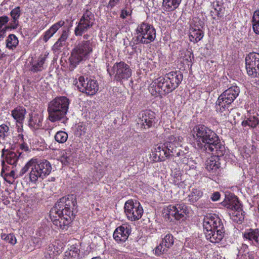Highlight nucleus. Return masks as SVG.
<instances>
[{
	"label": "nucleus",
	"mask_w": 259,
	"mask_h": 259,
	"mask_svg": "<svg viewBox=\"0 0 259 259\" xmlns=\"http://www.w3.org/2000/svg\"><path fill=\"white\" fill-rule=\"evenodd\" d=\"M90 35H88V34H85L83 35V37L84 39H85V40H88L87 39L89 38Z\"/></svg>",
	"instance_id": "nucleus-59"
},
{
	"label": "nucleus",
	"mask_w": 259,
	"mask_h": 259,
	"mask_svg": "<svg viewBox=\"0 0 259 259\" xmlns=\"http://www.w3.org/2000/svg\"><path fill=\"white\" fill-rule=\"evenodd\" d=\"M258 114L256 115L250 116L246 120L242 122V125L243 126H248L251 128H255L257 125H259V118L257 117Z\"/></svg>",
	"instance_id": "nucleus-30"
},
{
	"label": "nucleus",
	"mask_w": 259,
	"mask_h": 259,
	"mask_svg": "<svg viewBox=\"0 0 259 259\" xmlns=\"http://www.w3.org/2000/svg\"><path fill=\"white\" fill-rule=\"evenodd\" d=\"M79 250L75 247L71 246L70 249L66 251L65 255L68 258H77L79 255Z\"/></svg>",
	"instance_id": "nucleus-39"
},
{
	"label": "nucleus",
	"mask_w": 259,
	"mask_h": 259,
	"mask_svg": "<svg viewBox=\"0 0 259 259\" xmlns=\"http://www.w3.org/2000/svg\"><path fill=\"white\" fill-rule=\"evenodd\" d=\"M212 5V7L214 8V10L217 13V16H219L220 15V12L222 11L221 7L219 4V2L217 1L215 2H213Z\"/></svg>",
	"instance_id": "nucleus-52"
},
{
	"label": "nucleus",
	"mask_w": 259,
	"mask_h": 259,
	"mask_svg": "<svg viewBox=\"0 0 259 259\" xmlns=\"http://www.w3.org/2000/svg\"><path fill=\"white\" fill-rule=\"evenodd\" d=\"M167 212L168 215L174 217L175 219L180 220L189 213V209L188 206L184 202H181L175 205H168Z\"/></svg>",
	"instance_id": "nucleus-16"
},
{
	"label": "nucleus",
	"mask_w": 259,
	"mask_h": 259,
	"mask_svg": "<svg viewBox=\"0 0 259 259\" xmlns=\"http://www.w3.org/2000/svg\"><path fill=\"white\" fill-rule=\"evenodd\" d=\"M182 57L187 62L192 61V57L193 58V53L191 51L186 50L183 51V54L182 53Z\"/></svg>",
	"instance_id": "nucleus-44"
},
{
	"label": "nucleus",
	"mask_w": 259,
	"mask_h": 259,
	"mask_svg": "<svg viewBox=\"0 0 259 259\" xmlns=\"http://www.w3.org/2000/svg\"><path fill=\"white\" fill-rule=\"evenodd\" d=\"M167 250V249L161 243L159 244L155 249V253L157 255L159 256L160 254L164 253Z\"/></svg>",
	"instance_id": "nucleus-46"
},
{
	"label": "nucleus",
	"mask_w": 259,
	"mask_h": 259,
	"mask_svg": "<svg viewBox=\"0 0 259 259\" xmlns=\"http://www.w3.org/2000/svg\"><path fill=\"white\" fill-rule=\"evenodd\" d=\"M69 99L65 96L56 97L48 105L49 119L52 122L60 120L68 112Z\"/></svg>",
	"instance_id": "nucleus-6"
},
{
	"label": "nucleus",
	"mask_w": 259,
	"mask_h": 259,
	"mask_svg": "<svg viewBox=\"0 0 259 259\" xmlns=\"http://www.w3.org/2000/svg\"><path fill=\"white\" fill-rule=\"evenodd\" d=\"M77 202L73 195H68L59 199L50 211V217L54 225L61 229L66 227L74 219V209Z\"/></svg>",
	"instance_id": "nucleus-1"
},
{
	"label": "nucleus",
	"mask_w": 259,
	"mask_h": 259,
	"mask_svg": "<svg viewBox=\"0 0 259 259\" xmlns=\"http://www.w3.org/2000/svg\"><path fill=\"white\" fill-rule=\"evenodd\" d=\"M131 233V227L127 224L117 227L113 233V238L118 243L124 242Z\"/></svg>",
	"instance_id": "nucleus-18"
},
{
	"label": "nucleus",
	"mask_w": 259,
	"mask_h": 259,
	"mask_svg": "<svg viewBox=\"0 0 259 259\" xmlns=\"http://www.w3.org/2000/svg\"><path fill=\"white\" fill-rule=\"evenodd\" d=\"M9 127L7 125L3 124L0 125V140H4L8 136Z\"/></svg>",
	"instance_id": "nucleus-43"
},
{
	"label": "nucleus",
	"mask_w": 259,
	"mask_h": 259,
	"mask_svg": "<svg viewBox=\"0 0 259 259\" xmlns=\"http://www.w3.org/2000/svg\"><path fill=\"white\" fill-rule=\"evenodd\" d=\"M124 209L127 218L132 221L139 220L143 213V209L141 204L133 200H129L125 203Z\"/></svg>",
	"instance_id": "nucleus-14"
},
{
	"label": "nucleus",
	"mask_w": 259,
	"mask_h": 259,
	"mask_svg": "<svg viewBox=\"0 0 259 259\" xmlns=\"http://www.w3.org/2000/svg\"><path fill=\"white\" fill-rule=\"evenodd\" d=\"M11 15L13 19L14 22H15L16 21V8H14L12 10L11 12Z\"/></svg>",
	"instance_id": "nucleus-56"
},
{
	"label": "nucleus",
	"mask_w": 259,
	"mask_h": 259,
	"mask_svg": "<svg viewBox=\"0 0 259 259\" xmlns=\"http://www.w3.org/2000/svg\"><path fill=\"white\" fill-rule=\"evenodd\" d=\"M30 168L29 181L33 183H35L39 179L42 180L45 178L51 173L52 169L49 161L41 160L37 161L36 159H32L22 168L20 176L23 175Z\"/></svg>",
	"instance_id": "nucleus-5"
},
{
	"label": "nucleus",
	"mask_w": 259,
	"mask_h": 259,
	"mask_svg": "<svg viewBox=\"0 0 259 259\" xmlns=\"http://www.w3.org/2000/svg\"><path fill=\"white\" fill-rule=\"evenodd\" d=\"M189 38L191 41L196 43L203 37V31L198 26H191L189 29Z\"/></svg>",
	"instance_id": "nucleus-23"
},
{
	"label": "nucleus",
	"mask_w": 259,
	"mask_h": 259,
	"mask_svg": "<svg viewBox=\"0 0 259 259\" xmlns=\"http://www.w3.org/2000/svg\"><path fill=\"white\" fill-rule=\"evenodd\" d=\"M73 83L76 85L79 91L88 95H94L99 90L97 81L91 77L84 78L83 76L78 77V80L75 79Z\"/></svg>",
	"instance_id": "nucleus-12"
},
{
	"label": "nucleus",
	"mask_w": 259,
	"mask_h": 259,
	"mask_svg": "<svg viewBox=\"0 0 259 259\" xmlns=\"http://www.w3.org/2000/svg\"><path fill=\"white\" fill-rule=\"evenodd\" d=\"M68 36V30L67 29H65L62 31L61 36L58 39L59 40L62 41L63 43L66 44V39H67Z\"/></svg>",
	"instance_id": "nucleus-50"
},
{
	"label": "nucleus",
	"mask_w": 259,
	"mask_h": 259,
	"mask_svg": "<svg viewBox=\"0 0 259 259\" xmlns=\"http://www.w3.org/2000/svg\"><path fill=\"white\" fill-rule=\"evenodd\" d=\"M9 21V18L7 16L0 17V38L4 37L7 30L9 27L6 24Z\"/></svg>",
	"instance_id": "nucleus-31"
},
{
	"label": "nucleus",
	"mask_w": 259,
	"mask_h": 259,
	"mask_svg": "<svg viewBox=\"0 0 259 259\" xmlns=\"http://www.w3.org/2000/svg\"><path fill=\"white\" fill-rule=\"evenodd\" d=\"M22 125H21V127H20V126L17 125V133H21L23 129H22Z\"/></svg>",
	"instance_id": "nucleus-58"
},
{
	"label": "nucleus",
	"mask_w": 259,
	"mask_h": 259,
	"mask_svg": "<svg viewBox=\"0 0 259 259\" xmlns=\"http://www.w3.org/2000/svg\"><path fill=\"white\" fill-rule=\"evenodd\" d=\"M26 110L23 107H17V123H22V121L24 119Z\"/></svg>",
	"instance_id": "nucleus-42"
},
{
	"label": "nucleus",
	"mask_w": 259,
	"mask_h": 259,
	"mask_svg": "<svg viewBox=\"0 0 259 259\" xmlns=\"http://www.w3.org/2000/svg\"><path fill=\"white\" fill-rule=\"evenodd\" d=\"M43 116L41 113H32L30 117L29 125L36 130L40 128L42 126Z\"/></svg>",
	"instance_id": "nucleus-21"
},
{
	"label": "nucleus",
	"mask_w": 259,
	"mask_h": 259,
	"mask_svg": "<svg viewBox=\"0 0 259 259\" xmlns=\"http://www.w3.org/2000/svg\"><path fill=\"white\" fill-rule=\"evenodd\" d=\"M6 160L8 164L16 166V153L9 151L6 155Z\"/></svg>",
	"instance_id": "nucleus-40"
},
{
	"label": "nucleus",
	"mask_w": 259,
	"mask_h": 259,
	"mask_svg": "<svg viewBox=\"0 0 259 259\" xmlns=\"http://www.w3.org/2000/svg\"><path fill=\"white\" fill-rule=\"evenodd\" d=\"M65 43H63L62 41L58 39L53 46V50L55 51H60L63 47L65 46Z\"/></svg>",
	"instance_id": "nucleus-48"
},
{
	"label": "nucleus",
	"mask_w": 259,
	"mask_h": 259,
	"mask_svg": "<svg viewBox=\"0 0 259 259\" xmlns=\"http://www.w3.org/2000/svg\"><path fill=\"white\" fill-rule=\"evenodd\" d=\"M181 142H180V143ZM181 146V144L179 146H176V145H174V150H175V156L179 157H180V163H182L184 164H188L189 162V159L186 153H185L184 151L181 150L179 149V147Z\"/></svg>",
	"instance_id": "nucleus-29"
},
{
	"label": "nucleus",
	"mask_w": 259,
	"mask_h": 259,
	"mask_svg": "<svg viewBox=\"0 0 259 259\" xmlns=\"http://www.w3.org/2000/svg\"><path fill=\"white\" fill-rule=\"evenodd\" d=\"M87 9H84V12L80 19L78 25L75 27L74 33L76 36H81L82 34L87 32L92 28L95 23V16L93 13L91 11L88 6Z\"/></svg>",
	"instance_id": "nucleus-13"
},
{
	"label": "nucleus",
	"mask_w": 259,
	"mask_h": 259,
	"mask_svg": "<svg viewBox=\"0 0 259 259\" xmlns=\"http://www.w3.org/2000/svg\"><path fill=\"white\" fill-rule=\"evenodd\" d=\"M211 154L212 156L208 159L205 162V168L210 172L213 174H216L217 171L220 167V162H219L220 157L223 155H220L217 151L208 152Z\"/></svg>",
	"instance_id": "nucleus-19"
},
{
	"label": "nucleus",
	"mask_w": 259,
	"mask_h": 259,
	"mask_svg": "<svg viewBox=\"0 0 259 259\" xmlns=\"http://www.w3.org/2000/svg\"><path fill=\"white\" fill-rule=\"evenodd\" d=\"M248 251V246L246 244H242L240 249L239 250L238 257H239L240 254L244 252Z\"/></svg>",
	"instance_id": "nucleus-54"
},
{
	"label": "nucleus",
	"mask_w": 259,
	"mask_h": 259,
	"mask_svg": "<svg viewBox=\"0 0 259 259\" xmlns=\"http://www.w3.org/2000/svg\"><path fill=\"white\" fill-rule=\"evenodd\" d=\"M244 212L242 210V206L239 207L238 209H235L230 212L231 218L234 222L241 223L244 219Z\"/></svg>",
	"instance_id": "nucleus-28"
},
{
	"label": "nucleus",
	"mask_w": 259,
	"mask_h": 259,
	"mask_svg": "<svg viewBox=\"0 0 259 259\" xmlns=\"http://www.w3.org/2000/svg\"><path fill=\"white\" fill-rule=\"evenodd\" d=\"M28 250H30V251L32 250L33 249L32 247H28Z\"/></svg>",
	"instance_id": "nucleus-63"
},
{
	"label": "nucleus",
	"mask_w": 259,
	"mask_h": 259,
	"mask_svg": "<svg viewBox=\"0 0 259 259\" xmlns=\"http://www.w3.org/2000/svg\"><path fill=\"white\" fill-rule=\"evenodd\" d=\"M254 253L252 252H249L248 251L242 253L240 256L238 257L242 259H253L254 257Z\"/></svg>",
	"instance_id": "nucleus-47"
},
{
	"label": "nucleus",
	"mask_w": 259,
	"mask_h": 259,
	"mask_svg": "<svg viewBox=\"0 0 259 259\" xmlns=\"http://www.w3.org/2000/svg\"><path fill=\"white\" fill-rule=\"evenodd\" d=\"M245 60L248 75L252 77H259V53H250Z\"/></svg>",
	"instance_id": "nucleus-15"
},
{
	"label": "nucleus",
	"mask_w": 259,
	"mask_h": 259,
	"mask_svg": "<svg viewBox=\"0 0 259 259\" xmlns=\"http://www.w3.org/2000/svg\"><path fill=\"white\" fill-rule=\"evenodd\" d=\"M1 236L2 239L5 240L7 243L13 245L16 243V237L14 234L10 233L7 234L6 233H2Z\"/></svg>",
	"instance_id": "nucleus-35"
},
{
	"label": "nucleus",
	"mask_w": 259,
	"mask_h": 259,
	"mask_svg": "<svg viewBox=\"0 0 259 259\" xmlns=\"http://www.w3.org/2000/svg\"><path fill=\"white\" fill-rule=\"evenodd\" d=\"M222 205L232 210L238 209L241 206L236 196L231 197L222 202Z\"/></svg>",
	"instance_id": "nucleus-24"
},
{
	"label": "nucleus",
	"mask_w": 259,
	"mask_h": 259,
	"mask_svg": "<svg viewBox=\"0 0 259 259\" xmlns=\"http://www.w3.org/2000/svg\"><path fill=\"white\" fill-rule=\"evenodd\" d=\"M137 36L134 44H148L153 41L156 37V30L153 26L143 22L136 29Z\"/></svg>",
	"instance_id": "nucleus-10"
},
{
	"label": "nucleus",
	"mask_w": 259,
	"mask_h": 259,
	"mask_svg": "<svg viewBox=\"0 0 259 259\" xmlns=\"http://www.w3.org/2000/svg\"><path fill=\"white\" fill-rule=\"evenodd\" d=\"M65 24L64 21L61 20L53 25L48 30H47L43 35V40L47 42L48 40L53 36L57 30Z\"/></svg>",
	"instance_id": "nucleus-22"
},
{
	"label": "nucleus",
	"mask_w": 259,
	"mask_h": 259,
	"mask_svg": "<svg viewBox=\"0 0 259 259\" xmlns=\"http://www.w3.org/2000/svg\"><path fill=\"white\" fill-rule=\"evenodd\" d=\"M68 137L66 132L63 131L57 132L55 135V140L59 143H64Z\"/></svg>",
	"instance_id": "nucleus-34"
},
{
	"label": "nucleus",
	"mask_w": 259,
	"mask_h": 259,
	"mask_svg": "<svg viewBox=\"0 0 259 259\" xmlns=\"http://www.w3.org/2000/svg\"><path fill=\"white\" fill-rule=\"evenodd\" d=\"M12 115L15 119H16V108H14L12 110Z\"/></svg>",
	"instance_id": "nucleus-57"
},
{
	"label": "nucleus",
	"mask_w": 259,
	"mask_h": 259,
	"mask_svg": "<svg viewBox=\"0 0 259 259\" xmlns=\"http://www.w3.org/2000/svg\"><path fill=\"white\" fill-rule=\"evenodd\" d=\"M203 195V192L199 189H192L191 192L188 196L187 201L190 204L196 202Z\"/></svg>",
	"instance_id": "nucleus-27"
},
{
	"label": "nucleus",
	"mask_w": 259,
	"mask_h": 259,
	"mask_svg": "<svg viewBox=\"0 0 259 259\" xmlns=\"http://www.w3.org/2000/svg\"><path fill=\"white\" fill-rule=\"evenodd\" d=\"M31 242L34 244L35 247L39 248L41 245V241L40 238L34 237L31 239Z\"/></svg>",
	"instance_id": "nucleus-51"
},
{
	"label": "nucleus",
	"mask_w": 259,
	"mask_h": 259,
	"mask_svg": "<svg viewBox=\"0 0 259 259\" xmlns=\"http://www.w3.org/2000/svg\"><path fill=\"white\" fill-rule=\"evenodd\" d=\"M16 40V36L15 34H10L6 40V47L8 50H13L16 49V44L13 40Z\"/></svg>",
	"instance_id": "nucleus-36"
},
{
	"label": "nucleus",
	"mask_w": 259,
	"mask_h": 259,
	"mask_svg": "<svg viewBox=\"0 0 259 259\" xmlns=\"http://www.w3.org/2000/svg\"><path fill=\"white\" fill-rule=\"evenodd\" d=\"M193 138L198 148L202 152H210L217 151L220 155H224L225 147L219 136L210 128L201 124L196 125L192 131Z\"/></svg>",
	"instance_id": "nucleus-2"
},
{
	"label": "nucleus",
	"mask_w": 259,
	"mask_h": 259,
	"mask_svg": "<svg viewBox=\"0 0 259 259\" xmlns=\"http://www.w3.org/2000/svg\"><path fill=\"white\" fill-rule=\"evenodd\" d=\"M46 57L47 55L39 56L37 62L32 65L31 70L33 72L41 71L43 69V65L45 62Z\"/></svg>",
	"instance_id": "nucleus-32"
},
{
	"label": "nucleus",
	"mask_w": 259,
	"mask_h": 259,
	"mask_svg": "<svg viewBox=\"0 0 259 259\" xmlns=\"http://www.w3.org/2000/svg\"><path fill=\"white\" fill-rule=\"evenodd\" d=\"M182 138L180 136L171 135L168 137V141L161 145L155 148L156 151L154 156L155 161H162L166 158L175 156V150H174V145L176 146L180 145Z\"/></svg>",
	"instance_id": "nucleus-8"
},
{
	"label": "nucleus",
	"mask_w": 259,
	"mask_h": 259,
	"mask_svg": "<svg viewBox=\"0 0 259 259\" xmlns=\"http://www.w3.org/2000/svg\"><path fill=\"white\" fill-rule=\"evenodd\" d=\"M243 238L250 244L259 246V230L258 229H249L243 233Z\"/></svg>",
	"instance_id": "nucleus-20"
},
{
	"label": "nucleus",
	"mask_w": 259,
	"mask_h": 259,
	"mask_svg": "<svg viewBox=\"0 0 259 259\" xmlns=\"http://www.w3.org/2000/svg\"><path fill=\"white\" fill-rule=\"evenodd\" d=\"M240 88L237 85H232L223 92L218 97L216 102V111L224 113L227 116L229 113V106L236 99L240 93Z\"/></svg>",
	"instance_id": "nucleus-7"
},
{
	"label": "nucleus",
	"mask_w": 259,
	"mask_h": 259,
	"mask_svg": "<svg viewBox=\"0 0 259 259\" xmlns=\"http://www.w3.org/2000/svg\"><path fill=\"white\" fill-rule=\"evenodd\" d=\"M174 240L172 235L171 234H168L162 239L161 243L164 247L168 249L172 246L174 244Z\"/></svg>",
	"instance_id": "nucleus-37"
},
{
	"label": "nucleus",
	"mask_w": 259,
	"mask_h": 259,
	"mask_svg": "<svg viewBox=\"0 0 259 259\" xmlns=\"http://www.w3.org/2000/svg\"><path fill=\"white\" fill-rule=\"evenodd\" d=\"M92 52L93 44L90 40L79 42L72 50L69 58L71 67L74 68L81 61L87 60Z\"/></svg>",
	"instance_id": "nucleus-9"
},
{
	"label": "nucleus",
	"mask_w": 259,
	"mask_h": 259,
	"mask_svg": "<svg viewBox=\"0 0 259 259\" xmlns=\"http://www.w3.org/2000/svg\"><path fill=\"white\" fill-rule=\"evenodd\" d=\"M183 79V75L180 71H171L156 78L151 84L156 93L165 95L176 90Z\"/></svg>",
	"instance_id": "nucleus-4"
},
{
	"label": "nucleus",
	"mask_w": 259,
	"mask_h": 259,
	"mask_svg": "<svg viewBox=\"0 0 259 259\" xmlns=\"http://www.w3.org/2000/svg\"><path fill=\"white\" fill-rule=\"evenodd\" d=\"M15 171L12 170L10 173L6 174L4 177L5 180L7 183L10 184H14V189H16V185L14 184L15 181Z\"/></svg>",
	"instance_id": "nucleus-41"
},
{
	"label": "nucleus",
	"mask_w": 259,
	"mask_h": 259,
	"mask_svg": "<svg viewBox=\"0 0 259 259\" xmlns=\"http://www.w3.org/2000/svg\"><path fill=\"white\" fill-rule=\"evenodd\" d=\"M179 175H180V173L176 174L175 175V178H178V177L179 176Z\"/></svg>",
	"instance_id": "nucleus-61"
},
{
	"label": "nucleus",
	"mask_w": 259,
	"mask_h": 259,
	"mask_svg": "<svg viewBox=\"0 0 259 259\" xmlns=\"http://www.w3.org/2000/svg\"><path fill=\"white\" fill-rule=\"evenodd\" d=\"M121 0H109L107 8L108 10H111L114 7L119 4Z\"/></svg>",
	"instance_id": "nucleus-49"
},
{
	"label": "nucleus",
	"mask_w": 259,
	"mask_h": 259,
	"mask_svg": "<svg viewBox=\"0 0 259 259\" xmlns=\"http://www.w3.org/2000/svg\"><path fill=\"white\" fill-rule=\"evenodd\" d=\"M139 120L141 127L145 129L154 126L157 121L155 113L149 110L141 111L139 114Z\"/></svg>",
	"instance_id": "nucleus-17"
},
{
	"label": "nucleus",
	"mask_w": 259,
	"mask_h": 259,
	"mask_svg": "<svg viewBox=\"0 0 259 259\" xmlns=\"http://www.w3.org/2000/svg\"><path fill=\"white\" fill-rule=\"evenodd\" d=\"M60 161L63 165H68L73 161V153L70 149H65L61 152Z\"/></svg>",
	"instance_id": "nucleus-25"
},
{
	"label": "nucleus",
	"mask_w": 259,
	"mask_h": 259,
	"mask_svg": "<svg viewBox=\"0 0 259 259\" xmlns=\"http://www.w3.org/2000/svg\"><path fill=\"white\" fill-rule=\"evenodd\" d=\"M81 127H82V126H80V125H78V128L79 130H80L81 131H83V130H84V128H83V130H82V129H81Z\"/></svg>",
	"instance_id": "nucleus-62"
},
{
	"label": "nucleus",
	"mask_w": 259,
	"mask_h": 259,
	"mask_svg": "<svg viewBox=\"0 0 259 259\" xmlns=\"http://www.w3.org/2000/svg\"><path fill=\"white\" fill-rule=\"evenodd\" d=\"M253 30L254 32L259 34V9L256 10L254 13L252 18Z\"/></svg>",
	"instance_id": "nucleus-33"
},
{
	"label": "nucleus",
	"mask_w": 259,
	"mask_h": 259,
	"mask_svg": "<svg viewBox=\"0 0 259 259\" xmlns=\"http://www.w3.org/2000/svg\"><path fill=\"white\" fill-rule=\"evenodd\" d=\"M182 0H163L162 6L166 11H173L178 8Z\"/></svg>",
	"instance_id": "nucleus-26"
},
{
	"label": "nucleus",
	"mask_w": 259,
	"mask_h": 259,
	"mask_svg": "<svg viewBox=\"0 0 259 259\" xmlns=\"http://www.w3.org/2000/svg\"><path fill=\"white\" fill-rule=\"evenodd\" d=\"M57 255V253L52 250V247L49 246L47 252H45V257L46 259H54L56 257Z\"/></svg>",
	"instance_id": "nucleus-45"
},
{
	"label": "nucleus",
	"mask_w": 259,
	"mask_h": 259,
	"mask_svg": "<svg viewBox=\"0 0 259 259\" xmlns=\"http://www.w3.org/2000/svg\"><path fill=\"white\" fill-rule=\"evenodd\" d=\"M17 18H18L20 15V14H19L20 8L19 7H17Z\"/></svg>",
	"instance_id": "nucleus-60"
},
{
	"label": "nucleus",
	"mask_w": 259,
	"mask_h": 259,
	"mask_svg": "<svg viewBox=\"0 0 259 259\" xmlns=\"http://www.w3.org/2000/svg\"><path fill=\"white\" fill-rule=\"evenodd\" d=\"M220 193L219 192L213 193L211 196V199L213 201H217L220 198Z\"/></svg>",
	"instance_id": "nucleus-53"
},
{
	"label": "nucleus",
	"mask_w": 259,
	"mask_h": 259,
	"mask_svg": "<svg viewBox=\"0 0 259 259\" xmlns=\"http://www.w3.org/2000/svg\"><path fill=\"white\" fill-rule=\"evenodd\" d=\"M98 257H93L91 259H97Z\"/></svg>",
	"instance_id": "nucleus-64"
},
{
	"label": "nucleus",
	"mask_w": 259,
	"mask_h": 259,
	"mask_svg": "<svg viewBox=\"0 0 259 259\" xmlns=\"http://www.w3.org/2000/svg\"><path fill=\"white\" fill-rule=\"evenodd\" d=\"M17 144L19 145L20 149L25 152H27L29 150V147L25 142L24 139L23 135L19 134L17 135Z\"/></svg>",
	"instance_id": "nucleus-38"
},
{
	"label": "nucleus",
	"mask_w": 259,
	"mask_h": 259,
	"mask_svg": "<svg viewBox=\"0 0 259 259\" xmlns=\"http://www.w3.org/2000/svg\"><path fill=\"white\" fill-rule=\"evenodd\" d=\"M203 232L207 240L217 243L222 240L225 229L222 220L215 214H207L203 220Z\"/></svg>",
	"instance_id": "nucleus-3"
},
{
	"label": "nucleus",
	"mask_w": 259,
	"mask_h": 259,
	"mask_svg": "<svg viewBox=\"0 0 259 259\" xmlns=\"http://www.w3.org/2000/svg\"><path fill=\"white\" fill-rule=\"evenodd\" d=\"M107 71L110 76H114V79L120 82L128 80L132 76V69L124 62L115 63L111 68H108Z\"/></svg>",
	"instance_id": "nucleus-11"
},
{
	"label": "nucleus",
	"mask_w": 259,
	"mask_h": 259,
	"mask_svg": "<svg viewBox=\"0 0 259 259\" xmlns=\"http://www.w3.org/2000/svg\"><path fill=\"white\" fill-rule=\"evenodd\" d=\"M131 14V13L127 11L126 10L122 9L121 12L120 17L122 19H125L126 17V16H127L128 15H130Z\"/></svg>",
	"instance_id": "nucleus-55"
}]
</instances>
